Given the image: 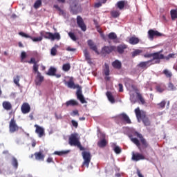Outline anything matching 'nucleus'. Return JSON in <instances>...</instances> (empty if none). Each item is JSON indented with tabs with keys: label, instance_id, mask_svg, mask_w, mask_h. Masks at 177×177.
Listing matches in <instances>:
<instances>
[{
	"label": "nucleus",
	"instance_id": "f257e3e1",
	"mask_svg": "<svg viewBox=\"0 0 177 177\" xmlns=\"http://www.w3.org/2000/svg\"><path fill=\"white\" fill-rule=\"evenodd\" d=\"M63 82L64 85L67 86V88H69V89H77L76 91V96L77 100H80L82 104H84V103H86V100H85V97H84V95H82V88L80 86L79 84H75L74 83L73 77H71L68 82L66 80H64Z\"/></svg>",
	"mask_w": 177,
	"mask_h": 177
},
{
	"label": "nucleus",
	"instance_id": "f03ea898",
	"mask_svg": "<svg viewBox=\"0 0 177 177\" xmlns=\"http://www.w3.org/2000/svg\"><path fill=\"white\" fill-rule=\"evenodd\" d=\"M144 57L146 59H151L149 61H151V63L158 64L161 62L160 59H164V55L161 54L160 52L155 53H146L144 55Z\"/></svg>",
	"mask_w": 177,
	"mask_h": 177
},
{
	"label": "nucleus",
	"instance_id": "7ed1b4c3",
	"mask_svg": "<svg viewBox=\"0 0 177 177\" xmlns=\"http://www.w3.org/2000/svg\"><path fill=\"white\" fill-rule=\"evenodd\" d=\"M69 145L71 146H77L80 150H84V148L80 142V137L77 133L71 135L69 138Z\"/></svg>",
	"mask_w": 177,
	"mask_h": 177
},
{
	"label": "nucleus",
	"instance_id": "20e7f679",
	"mask_svg": "<svg viewBox=\"0 0 177 177\" xmlns=\"http://www.w3.org/2000/svg\"><path fill=\"white\" fill-rule=\"evenodd\" d=\"M71 12L73 15H77L82 10L81 5L78 4V0H71Z\"/></svg>",
	"mask_w": 177,
	"mask_h": 177
},
{
	"label": "nucleus",
	"instance_id": "39448f33",
	"mask_svg": "<svg viewBox=\"0 0 177 177\" xmlns=\"http://www.w3.org/2000/svg\"><path fill=\"white\" fill-rule=\"evenodd\" d=\"M82 156L84 160L82 167H86V168H89V164L91 163V160H92L91 152L86 151H82Z\"/></svg>",
	"mask_w": 177,
	"mask_h": 177
},
{
	"label": "nucleus",
	"instance_id": "423d86ee",
	"mask_svg": "<svg viewBox=\"0 0 177 177\" xmlns=\"http://www.w3.org/2000/svg\"><path fill=\"white\" fill-rule=\"evenodd\" d=\"M9 131L10 133H15L17 131H19V126L16 123L15 118L11 119L9 124Z\"/></svg>",
	"mask_w": 177,
	"mask_h": 177
},
{
	"label": "nucleus",
	"instance_id": "0eeeda50",
	"mask_svg": "<svg viewBox=\"0 0 177 177\" xmlns=\"http://www.w3.org/2000/svg\"><path fill=\"white\" fill-rule=\"evenodd\" d=\"M162 34L158 30H153V29H150L148 31V38L150 41H153L154 39V37H161Z\"/></svg>",
	"mask_w": 177,
	"mask_h": 177
},
{
	"label": "nucleus",
	"instance_id": "6e6552de",
	"mask_svg": "<svg viewBox=\"0 0 177 177\" xmlns=\"http://www.w3.org/2000/svg\"><path fill=\"white\" fill-rule=\"evenodd\" d=\"M77 24L81 28L82 31H86V25H85L84 19L80 15L77 17Z\"/></svg>",
	"mask_w": 177,
	"mask_h": 177
},
{
	"label": "nucleus",
	"instance_id": "1a4fd4ad",
	"mask_svg": "<svg viewBox=\"0 0 177 177\" xmlns=\"http://www.w3.org/2000/svg\"><path fill=\"white\" fill-rule=\"evenodd\" d=\"M134 112L138 122H140V120L146 115V113L143 111H140L139 107L136 108Z\"/></svg>",
	"mask_w": 177,
	"mask_h": 177
},
{
	"label": "nucleus",
	"instance_id": "9d476101",
	"mask_svg": "<svg viewBox=\"0 0 177 177\" xmlns=\"http://www.w3.org/2000/svg\"><path fill=\"white\" fill-rule=\"evenodd\" d=\"M153 64H156L151 61H145V62H141L138 64V67H140V68H142L143 70H147L150 66H153Z\"/></svg>",
	"mask_w": 177,
	"mask_h": 177
},
{
	"label": "nucleus",
	"instance_id": "9b49d317",
	"mask_svg": "<svg viewBox=\"0 0 177 177\" xmlns=\"http://www.w3.org/2000/svg\"><path fill=\"white\" fill-rule=\"evenodd\" d=\"M44 80H45V77H44V76L40 73V72H37V74L35 80V85H37V86H41L42 82H44Z\"/></svg>",
	"mask_w": 177,
	"mask_h": 177
},
{
	"label": "nucleus",
	"instance_id": "f8f14e48",
	"mask_svg": "<svg viewBox=\"0 0 177 177\" xmlns=\"http://www.w3.org/2000/svg\"><path fill=\"white\" fill-rule=\"evenodd\" d=\"M35 128H36L35 132L39 138H42L45 135V129L43 127H39L38 124H35Z\"/></svg>",
	"mask_w": 177,
	"mask_h": 177
},
{
	"label": "nucleus",
	"instance_id": "ddd939ff",
	"mask_svg": "<svg viewBox=\"0 0 177 177\" xmlns=\"http://www.w3.org/2000/svg\"><path fill=\"white\" fill-rule=\"evenodd\" d=\"M117 48L114 46H105L102 48V50L104 53H107L108 55L114 52Z\"/></svg>",
	"mask_w": 177,
	"mask_h": 177
},
{
	"label": "nucleus",
	"instance_id": "4468645a",
	"mask_svg": "<svg viewBox=\"0 0 177 177\" xmlns=\"http://www.w3.org/2000/svg\"><path fill=\"white\" fill-rule=\"evenodd\" d=\"M100 135L102 139L97 142V145L99 146V147H106V146H107V141L106 140V135L103 133H100Z\"/></svg>",
	"mask_w": 177,
	"mask_h": 177
},
{
	"label": "nucleus",
	"instance_id": "2eb2a0df",
	"mask_svg": "<svg viewBox=\"0 0 177 177\" xmlns=\"http://www.w3.org/2000/svg\"><path fill=\"white\" fill-rule=\"evenodd\" d=\"M145 156L142 154V153H132V158L131 160H133V161H140V160H145Z\"/></svg>",
	"mask_w": 177,
	"mask_h": 177
},
{
	"label": "nucleus",
	"instance_id": "dca6fc26",
	"mask_svg": "<svg viewBox=\"0 0 177 177\" xmlns=\"http://www.w3.org/2000/svg\"><path fill=\"white\" fill-rule=\"evenodd\" d=\"M21 110L23 114H28V113L31 110V107L30 106V104H28V103H24L21 107Z\"/></svg>",
	"mask_w": 177,
	"mask_h": 177
},
{
	"label": "nucleus",
	"instance_id": "f3484780",
	"mask_svg": "<svg viewBox=\"0 0 177 177\" xmlns=\"http://www.w3.org/2000/svg\"><path fill=\"white\" fill-rule=\"evenodd\" d=\"M117 118H119L120 120H124L126 124H131V119H129V116L127 115L125 113H122L120 114Z\"/></svg>",
	"mask_w": 177,
	"mask_h": 177
},
{
	"label": "nucleus",
	"instance_id": "a211bd4d",
	"mask_svg": "<svg viewBox=\"0 0 177 177\" xmlns=\"http://www.w3.org/2000/svg\"><path fill=\"white\" fill-rule=\"evenodd\" d=\"M134 135L140 139V142L145 147H147V146H149L147 142H146V139L143 138V136H142V134L139 133L138 131H135Z\"/></svg>",
	"mask_w": 177,
	"mask_h": 177
},
{
	"label": "nucleus",
	"instance_id": "6ab92c4d",
	"mask_svg": "<svg viewBox=\"0 0 177 177\" xmlns=\"http://www.w3.org/2000/svg\"><path fill=\"white\" fill-rule=\"evenodd\" d=\"M88 46H89L90 49L92 50H94L97 55H99V51L97 50V47L95 46V43H93V41L89 39L87 41Z\"/></svg>",
	"mask_w": 177,
	"mask_h": 177
},
{
	"label": "nucleus",
	"instance_id": "aec40b11",
	"mask_svg": "<svg viewBox=\"0 0 177 177\" xmlns=\"http://www.w3.org/2000/svg\"><path fill=\"white\" fill-rule=\"evenodd\" d=\"M112 66L113 68H116V70H120L121 67H122V63L118 59H115L112 62Z\"/></svg>",
	"mask_w": 177,
	"mask_h": 177
},
{
	"label": "nucleus",
	"instance_id": "412c9836",
	"mask_svg": "<svg viewBox=\"0 0 177 177\" xmlns=\"http://www.w3.org/2000/svg\"><path fill=\"white\" fill-rule=\"evenodd\" d=\"M111 147H112L115 154H120L121 153V148L117 145V143L112 142L111 144Z\"/></svg>",
	"mask_w": 177,
	"mask_h": 177
},
{
	"label": "nucleus",
	"instance_id": "4be33fe9",
	"mask_svg": "<svg viewBox=\"0 0 177 177\" xmlns=\"http://www.w3.org/2000/svg\"><path fill=\"white\" fill-rule=\"evenodd\" d=\"M57 71V69L53 66H50L46 73L47 75H50V77H54L56 75V72Z\"/></svg>",
	"mask_w": 177,
	"mask_h": 177
},
{
	"label": "nucleus",
	"instance_id": "5701e85b",
	"mask_svg": "<svg viewBox=\"0 0 177 177\" xmlns=\"http://www.w3.org/2000/svg\"><path fill=\"white\" fill-rule=\"evenodd\" d=\"M35 160H37V161H44L45 158V156H44V154H42V152L41 151L35 152Z\"/></svg>",
	"mask_w": 177,
	"mask_h": 177
},
{
	"label": "nucleus",
	"instance_id": "b1692460",
	"mask_svg": "<svg viewBox=\"0 0 177 177\" xmlns=\"http://www.w3.org/2000/svg\"><path fill=\"white\" fill-rule=\"evenodd\" d=\"M51 34L52 32H45L44 30L40 32V36L41 37L42 39H44V38H46V39H50Z\"/></svg>",
	"mask_w": 177,
	"mask_h": 177
},
{
	"label": "nucleus",
	"instance_id": "393cba45",
	"mask_svg": "<svg viewBox=\"0 0 177 177\" xmlns=\"http://www.w3.org/2000/svg\"><path fill=\"white\" fill-rule=\"evenodd\" d=\"M106 95L107 97V99L110 103L114 104L115 103V100L114 99V96H113V94L110 91H107L106 93Z\"/></svg>",
	"mask_w": 177,
	"mask_h": 177
},
{
	"label": "nucleus",
	"instance_id": "a878e982",
	"mask_svg": "<svg viewBox=\"0 0 177 177\" xmlns=\"http://www.w3.org/2000/svg\"><path fill=\"white\" fill-rule=\"evenodd\" d=\"M61 37L60 34L59 32H55V33H51L50 35V39L51 41H55V39H57V41H59Z\"/></svg>",
	"mask_w": 177,
	"mask_h": 177
},
{
	"label": "nucleus",
	"instance_id": "bb28decb",
	"mask_svg": "<svg viewBox=\"0 0 177 177\" xmlns=\"http://www.w3.org/2000/svg\"><path fill=\"white\" fill-rule=\"evenodd\" d=\"M83 52L87 63H88V64H91L92 63V61L91 60V55H89V53L88 52V50L84 49Z\"/></svg>",
	"mask_w": 177,
	"mask_h": 177
},
{
	"label": "nucleus",
	"instance_id": "cd10ccee",
	"mask_svg": "<svg viewBox=\"0 0 177 177\" xmlns=\"http://www.w3.org/2000/svg\"><path fill=\"white\" fill-rule=\"evenodd\" d=\"M125 49H127V45L125 44H121L117 46V52H118L120 55H122Z\"/></svg>",
	"mask_w": 177,
	"mask_h": 177
},
{
	"label": "nucleus",
	"instance_id": "c85d7f7f",
	"mask_svg": "<svg viewBox=\"0 0 177 177\" xmlns=\"http://www.w3.org/2000/svg\"><path fill=\"white\" fill-rule=\"evenodd\" d=\"M11 164L15 169H17V168H19V162L15 156L12 157Z\"/></svg>",
	"mask_w": 177,
	"mask_h": 177
},
{
	"label": "nucleus",
	"instance_id": "c756f323",
	"mask_svg": "<svg viewBox=\"0 0 177 177\" xmlns=\"http://www.w3.org/2000/svg\"><path fill=\"white\" fill-rule=\"evenodd\" d=\"M3 107L5 110L7 111L12 110V104L8 101H4L3 102Z\"/></svg>",
	"mask_w": 177,
	"mask_h": 177
},
{
	"label": "nucleus",
	"instance_id": "7c9ffc66",
	"mask_svg": "<svg viewBox=\"0 0 177 177\" xmlns=\"http://www.w3.org/2000/svg\"><path fill=\"white\" fill-rule=\"evenodd\" d=\"M125 86L129 92H132V91H136V87L133 84H129V82H126Z\"/></svg>",
	"mask_w": 177,
	"mask_h": 177
},
{
	"label": "nucleus",
	"instance_id": "2f4dec72",
	"mask_svg": "<svg viewBox=\"0 0 177 177\" xmlns=\"http://www.w3.org/2000/svg\"><path fill=\"white\" fill-rule=\"evenodd\" d=\"M116 8L120 9V10H122L125 7V1H120L115 4Z\"/></svg>",
	"mask_w": 177,
	"mask_h": 177
},
{
	"label": "nucleus",
	"instance_id": "473e14b6",
	"mask_svg": "<svg viewBox=\"0 0 177 177\" xmlns=\"http://www.w3.org/2000/svg\"><path fill=\"white\" fill-rule=\"evenodd\" d=\"M129 138L131 142L134 143V145H136L138 149H140V142L139 141V140H138V138H132V136H129Z\"/></svg>",
	"mask_w": 177,
	"mask_h": 177
},
{
	"label": "nucleus",
	"instance_id": "72a5a7b5",
	"mask_svg": "<svg viewBox=\"0 0 177 177\" xmlns=\"http://www.w3.org/2000/svg\"><path fill=\"white\" fill-rule=\"evenodd\" d=\"M66 106L68 107V106H78V102L75 100H71L66 102Z\"/></svg>",
	"mask_w": 177,
	"mask_h": 177
},
{
	"label": "nucleus",
	"instance_id": "f704fd0d",
	"mask_svg": "<svg viewBox=\"0 0 177 177\" xmlns=\"http://www.w3.org/2000/svg\"><path fill=\"white\" fill-rule=\"evenodd\" d=\"M120 15H121V13L120 12V10H113L112 11H111V15L114 19H117V17H118L120 16Z\"/></svg>",
	"mask_w": 177,
	"mask_h": 177
},
{
	"label": "nucleus",
	"instance_id": "c9c22d12",
	"mask_svg": "<svg viewBox=\"0 0 177 177\" xmlns=\"http://www.w3.org/2000/svg\"><path fill=\"white\" fill-rule=\"evenodd\" d=\"M57 48H59V45L55 44L50 50L51 56H56L57 53Z\"/></svg>",
	"mask_w": 177,
	"mask_h": 177
},
{
	"label": "nucleus",
	"instance_id": "e433bc0d",
	"mask_svg": "<svg viewBox=\"0 0 177 177\" xmlns=\"http://www.w3.org/2000/svg\"><path fill=\"white\" fill-rule=\"evenodd\" d=\"M129 44H131V45H136L137 44H139V38L138 37H131L129 39Z\"/></svg>",
	"mask_w": 177,
	"mask_h": 177
},
{
	"label": "nucleus",
	"instance_id": "4c0bfd02",
	"mask_svg": "<svg viewBox=\"0 0 177 177\" xmlns=\"http://www.w3.org/2000/svg\"><path fill=\"white\" fill-rule=\"evenodd\" d=\"M170 16L171 17V20H175L177 19V9L171 10Z\"/></svg>",
	"mask_w": 177,
	"mask_h": 177
},
{
	"label": "nucleus",
	"instance_id": "58836bf2",
	"mask_svg": "<svg viewBox=\"0 0 177 177\" xmlns=\"http://www.w3.org/2000/svg\"><path fill=\"white\" fill-rule=\"evenodd\" d=\"M162 74H164L167 78H171L172 77V72L168 69L163 70Z\"/></svg>",
	"mask_w": 177,
	"mask_h": 177
},
{
	"label": "nucleus",
	"instance_id": "ea45409f",
	"mask_svg": "<svg viewBox=\"0 0 177 177\" xmlns=\"http://www.w3.org/2000/svg\"><path fill=\"white\" fill-rule=\"evenodd\" d=\"M70 151L67 150V151H55L53 154H55V156H64V154H67L68 153H69Z\"/></svg>",
	"mask_w": 177,
	"mask_h": 177
},
{
	"label": "nucleus",
	"instance_id": "a19ab883",
	"mask_svg": "<svg viewBox=\"0 0 177 177\" xmlns=\"http://www.w3.org/2000/svg\"><path fill=\"white\" fill-rule=\"evenodd\" d=\"M108 38L112 41H115V39H117V34L114 32H111L108 35Z\"/></svg>",
	"mask_w": 177,
	"mask_h": 177
},
{
	"label": "nucleus",
	"instance_id": "79ce46f5",
	"mask_svg": "<svg viewBox=\"0 0 177 177\" xmlns=\"http://www.w3.org/2000/svg\"><path fill=\"white\" fill-rule=\"evenodd\" d=\"M177 54L176 53H170L167 56H164L163 59H165V60H169V59H175L176 58Z\"/></svg>",
	"mask_w": 177,
	"mask_h": 177
},
{
	"label": "nucleus",
	"instance_id": "37998d69",
	"mask_svg": "<svg viewBox=\"0 0 177 177\" xmlns=\"http://www.w3.org/2000/svg\"><path fill=\"white\" fill-rule=\"evenodd\" d=\"M13 82L17 85V86L20 87V76L17 75L16 77H13Z\"/></svg>",
	"mask_w": 177,
	"mask_h": 177
},
{
	"label": "nucleus",
	"instance_id": "c03bdc74",
	"mask_svg": "<svg viewBox=\"0 0 177 177\" xmlns=\"http://www.w3.org/2000/svg\"><path fill=\"white\" fill-rule=\"evenodd\" d=\"M105 69L104 70V73L106 76L110 75V67L108 64H104Z\"/></svg>",
	"mask_w": 177,
	"mask_h": 177
},
{
	"label": "nucleus",
	"instance_id": "a18cd8bd",
	"mask_svg": "<svg viewBox=\"0 0 177 177\" xmlns=\"http://www.w3.org/2000/svg\"><path fill=\"white\" fill-rule=\"evenodd\" d=\"M142 122L145 125V127H149L150 125V120L145 116L142 118Z\"/></svg>",
	"mask_w": 177,
	"mask_h": 177
},
{
	"label": "nucleus",
	"instance_id": "49530a36",
	"mask_svg": "<svg viewBox=\"0 0 177 177\" xmlns=\"http://www.w3.org/2000/svg\"><path fill=\"white\" fill-rule=\"evenodd\" d=\"M42 5V1L41 0H37L34 3V8L35 9H38L40 8V6Z\"/></svg>",
	"mask_w": 177,
	"mask_h": 177
},
{
	"label": "nucleus",
	"instance_id": "de8ad7c7",
	"mask_svg": "<svg viewBox=\"0 0 177 177\" xmlns=\"http://www.w3.org/2000/svg\"><path fill=\"white\" fill-rule=\"evenodd\" d=\"M68 35L71 38V39H72V41H77V36H75V34H74V32H69L68 33Z\"/></svg>",
	"mask_w": 177,
	"mask_h": 177
},
{
	"label": "nucleus",
	"instance_id": "09e8293b",
	"mask_svg": "<svg viewBox=\"0 0 177 177\" xmlns=\"http://www.w3.org/2000/svg\"><path fill=\"white\" fill-rule=\"evenodd\" d=\"M143 51L140 49H136L133 52L131 53L132 57H135L136 56H138L140 53H142Z\"/></svg>",
	"mask_w": 177,
	"mask_h": 177
},
{
	"label": "nucleus",
	"instance_id": "8fccbe9b",
	"mask_svg": "<svg viewBox=\"0 0 177 177\" xmlns=\"http://www.w3.org/2000/svg\"><path fill=\"white\" fill-rule=\"evenodd\" d=\"M137 97L138 98V100H140V102H141L142 104H145V103H146V102L145 101V99L143 98V97H142V94H140V93H136Z\"/></svg>",
	"mask_w": 177,
	"mask_h": 177
},
{
	"label": "nucleus",
	"instance_id": "3c124183",
	"mask_svg": "<svg viewBox=\"0 0 177 177\" xmlns=\"http://www.w3.org/2000/svg\"><path fill=\"white\" fill-rule=\"evenodd\" d=\"M30 39H32L33 42H41V41H42V37H33L30 36Z\"/></svg>",
	"mask_w": 177,
	"mask_h": 177
},
{
	"label": "nucleus",
	"instance_id": "603ef678",
	"mask_svg": "<svg viewBox=\"0 0 177 177\" xmlns=\"http://www.w3.org/2000/svg\"><path fill=\"white\" fill-rule=\"evenodd\" d=\"M168 91H176V86L174 84L169 82L168 84Z\"/></svg>",
	"mask_w": 177,
	"mask_h": 177
},
{
	"label": "nucleus",
	"instance_id": "864d4df0",
	"mask_svg": "<svg viewBox=\"0 0 177 177\" xmlns=\"http://www.w3.org/2000/svg\"><path fill=\"white\" fill-rule=\"evenodd\" d=\"M26 57H27V54L26 53L25 51L21 52V62L22 63H26V61H24V59H26Z\"/></svg>",
	"mask_w": 177,
	"mask_h": 177
},
{
	"label": "nucleus",
	"instance_id": "5fc2aeb1",
	"mask_svg": "<svg viewBox=\"0 0 177 177\" xmlns=\"http://www.w3.org/2000/svg\"><path fill=\"white\" fill-rule=\"evenodd\" d=\"M71 68L70 64H64L62 66V69L64 71H68Z\"/></svg>",
	"mask_w": 177,
	"mask_h": 177
},
{
	"label": "nucleus",
	"instance_id": "6e6d98bb",
	"mask_svg": "<svg viewBox=\"0 0 177 177\" xmlns=\"http://www.w3.org/2000/svg\"><path fill=\"white\" fill-rule=\"evenodd\" d=\"M25 63H28L29 64H37V61H35V58L32 57L29 61H25Z\"/></svg>",
	"mask_w": 177,
	"mask_h": 177
},
{
	"label": "nucleus",
	"instance_id": "4d7b16f0",
	"mask_svg": "<svg viewBox=\"0 0 177 177\" xmlns=\"http://www.w3.org/2000/svg\"><path fill=\"white\" fill-rule=\"evenodd\" d=\"M19 35H21V37H23L24 38H31V36L28 34L24 33V32H19Z\"/></svg>",
	"mask_w": 177,
	"mask_h": 177
},
{
	"label": "nucleus",
	"instance_id": "13d9d810",
	"mask_svg": "<svg viewBox=\"0 0 177 177\" xmlns=\"http://www.w3.org/2000/svg\"><path fill=\"white\" fill-rule=\"evenodd\" d=\"M130 101L132 104H135V103H136V98H135V95L130 94Z\"/></svg>",
	"mask_w": 177,
	"mask_h": 177
},
{
	"label": "nucleus",
	"instance_id": "bf43d9fd",
	"mask_svg": "<svg viewBox=\"0 0 177 177\" xmlns=\"http://www.w3.org/2000/svg\"><path fill=\"white\" fill-rule=\"evenodd\" d=\"M167 104V102L165 100H162L160 103L158 104V106L160 107V109H164L165 107V104Z\"/></svg>",
	"mask_w": 177,
	"mask_h": 177
},
{
	"label": "nucleus",
	"instance_id": "052dcab7",
	"mask_svg": "<svg viewBox=\"0 0 177 177\" xmlns=\"http://www.w3.org/2000/svg\"><path fill=\"white\" fill-rule=\"evenodd\" d=\"M156 91L159 92L160 93H162V91H164V88L161 87V86L158 85L156 86Z\"/></svg>",
	"mask_w": 177,
	"mask_h": 177
},
{
	"label": "nucleus",
	"instance_id": "680f3d73",
	"mask_svg": "<svg viewBox=\"0 0 177 177\" xmlns=\"http://www.w3.org/2000/svg\"><path fill=\"white\" fill-rule=\"evenodd\" d=\"M71 124H72L73 127H74V128H78V122H77L74 120H72Z\"/></svg>",
	"mask_w": 177,
	"mask_h": 177
},
{
	"label": "nucleus",
	"instance_id": "e2e57ef3",
	"mask_svg": "<svg viewBox=\"0 0 177 177\" xmlns=\"http://www.w3.org/2000/svg\"><path fill=\"white\" fill-rule=\"evenodd\" d=\"M38 68H39L38 64H36L33 65V71H35V73H37V74H38V73H39L38 71Z\"/></svg>",
	"mask_w": 177,
	"mask_h": 177
},
{
	"label": "nucleus",
	"instance_id": "0e129e2a",
	"mask_svg": "<svg viewBox=\"0 0 177 177\" xmlns=\"http://www.w3.org/2000/svg\"><path fill=\"white\" fill-rule=\"evenodd\" d=\"M54 8L55 9H57V10H59V12H60L61 13L64 14V12L63 11V10H62V8H60V7H59L57 5H54Z\"/></svg>",
	"mask_w": 177,
	"mask_h": 177
},
{
	"label": "nucleus",
	"instance_id": "69168bd1",
	"mask_svg": "<svg viewBox=\"0 0 177 177\" xmlns=\"http://www.w3.org/2000/svg\"><path fill=\"white\" fill-rule=\"evenodd\" d=\"M119 86V92H124V86L122 85V84L120 83L118 84Z\"/></svg>",
	"mask_w": 177,
	"mask_h": 177
},
{
	"label": "nucleus",
	"instance_id": "338daca9",
	"mask_svg": "<svg viewBox=\"0 0 177 177\" xmlns=\"http://www.w3.org/2000/svg\"><path fill=\"white\" fill-rule=\"evenodd\" d=\"M66 50L68 52H75V50H77L75 48H73L70 46H68L67 48H66Z\"/></svg>",
	"mask_w": 177,
	"mask_h": 177
},
{
	"label": "nucleus",
	"instance_id": "774afa93",
	"mask_svg": "<svg viewBox=\"0 0 177 177\" xmlns=\"http://www.w3.org/2000/svg\"><path fill=\"white\" fill-rule=\"evenodd\" d=\"M71 115H78V110L73 111V112L71 113Z\"/></svg>",
	"mask_w": 177,
	"mask_h": 177
}]
</instances>
